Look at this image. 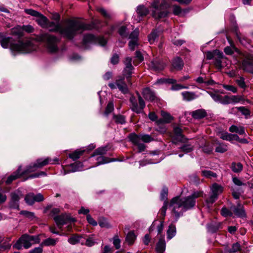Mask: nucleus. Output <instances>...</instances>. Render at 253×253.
I'll return each mask as SVG.
<instances>
[{
  "mask_svg": "<svg viewBox=\"0 0 253 253\" xmlns=\"http://www.w3.org/2000/svg\"><path fill=\"white\" fill-rule=\"evenodd\" d=\"M174 136L179 141H182L183 136L182 134V129L179 127L174 128Z\"/></svg>",
  "mask_w": 253,
  "mask_h": 253,
  "instance_id": "obj_41",
  "label": "nucleus"
},
{
  "mask_svg": "<svg viewBox=\"0 0 253 253\" xmlns=\"http://www.w3.org/2000/svg\"><path fill=\"white\" fill-rule=\"evenodd\" d=\"M218 135L223 140L231 141V133L225 131H220L218 133Z\"/></svg>",
  "mask_w": 253,
  "mask_h": 253,
  "instance_id": "obj_42",
  "label": "nucleus"
},
{
  "mask_svg": "<svg viewBox=\"0 0 253 253\" xmlns=\"http://www.w3.org/2000/svg\"><path fill=\"white\" fill-rule=\"evenodd\" d=\"M236 34L237 38L242 44H244L247 42V40L245 36H244L240 32L237 30H236Z\"/></svg>",
  "mask_w": 253,
  "mask_h": 253,
  "instance_id": "obj_56",
  "label": "nucleus"
},
{
  "mask_svg": "<svg viewBox=\"0 0 253 253\" xmlns=\"http://www.w3.org/2000/svg\"><path fill=\"white\" fill-rule=\"evenodd\" d=\"M143 95L146 100L150 101L154 100L156 97L155 93L149 88H146L143 89Z\"/></svg>",
  "mask_w": 253,
  "mask_h": 253,
  "instance_id": "obj_18",
  "label": "nucleus"
},
{
  "mask_svg": "<svg viewBox=\"0 0 253 253\" xmlns=\"http://www.w3.org/2000/svg\"><path fill=\"white\" fill-rule=\"evenodd\" d=\"M223 187L216 183H213L211 187V194L206 201L208 204H212L218 199V196L222 193Z\"/></svg>",
  "mask_w": 253,
  "mask_h": 253,
  "instance_id": "obj_9",
  "label": "nucleus"
},
{
  "mask_svg": "<svg viewBox=\"0 0 253 253\" xmlns=\"http://www.w3.org/2000/svg\"><path fill=\"white\" fill-rule=\"evenodd\" d=\"M222 55V52L218 50H215L213 51H208L206 52V58L208 60H211L216 56L220 57Z\"/></svg>",
  "mask_w": 253,
  "mask_h": 253,
  "instance_id": "obj_30",
  "label": "nucleus"
},
{
  "mask_svg": "<svg viewBox=\"0 0 253 253\" xmlns=\"http://www.w3.org/2000/svg\"><path fill=\"white\" fill-rule=\"evenodd\" d=\"M108 86L111 89L118 88L124 94H126L128 92V89L124 81V77H119L115 83H110Z\"/></svg>",
  "mask_w": 253,
  "mask_h": 253,
  "instance_id": "obj_10",
  "label": "nucleus"
},
{
  "mask_svg": "<svg viewBox=\"0 0 253 253\" xmlns=\"http://www.w3.org/2000/svg\"><path fill=\"white\" fill-rule=\"evenodd\" d=\"M44 199L43 196L41 193L35 195L33 193H28L24 198L26 203L30 206L33 205L36 202H42Z\"/></svg>",
  "mask_w": 253,
  "mask_h": 253,
  "instance_id": "obj_14",
  "label": "nucleus"
},
{
  "mask_svg": "<svg viewBox=\"0 0 253 253\" xmlns=\"http://www.w3.org/2000/svg\"><path fill=\"white\" fill-rule=\"evenodd\" d=\"M160 0H154L151 4L150 10L153 17L156 19H160L166 17L168 14L169 4L167 0H163L159 4Z\"/></svg>",
  "mask_w": 253,
  "mask_h": 253,
  "instance_id": "obj_4",
  "label": "nucleus"
},
{
  "mask_svg": "<svg viewBox=\"0 0 253 253\" xmlns=\"http://www.w3.org/2000/svg\"><path fill=\"white\" fill-rule=\"evenodd\" d=\"M183 99L186 101H192L198 97V95L193 92L184 91L181 93Z\"/></svg>",
  "mask_w": 253,
  "mask_h": 253,
  "instance_id": "obj_23",
  "label": "nucleus"
},
{
  "mask_svg": "<svg viewBox=\"0 0 253 253\" xmlns=\"http://www.w3.org/2000/svg\"><path fill=\"white\" fill-rule=\"evenodd\" d=\"M161 116L163 117V119L161 120H160L159 121L160 122H164L165 123H169L172 119V118L170 115V114L164 111H162L161 112Z\"/></svg>",
  "mask_w": 253,
  "mask_h": 253,
  "instance_id": "obj_34",
  "label": "nucleus"
},
{
  "mask_svg": "<svg viewBox=\"0 0 253 253\" xmlns=\"http://www.w3.org/2000/svg\"><path fill=\"white\" fill-rule=\"evenodd\" d=\"M209 93L214 101L220 102L221 95L212 92H209Z\"/></svg>",
  "mask_w": 253,
  "mask_h": 253,
  "instance_id": "obj_61",
  "label": "nucleus"
},
{
  "mask_svg": "<svg viewBox=\"0 0 253 253\" xmlns=\"http://www.w3.org/2000/svg\"><path fill=\"white\" fill-rule=\"evenodd\" d=\"M107 148L106 147H99L95 150L93 154L91 155V157H94L97 155L102 156L105 154Z\"/></svg>",
  "mask_w": 253,
  "mask_h": 253,
  "instance_id": "obj_43",
  "label": "nucleus"
},
{
  "mask_svg": "<svg viewBox=\"0 0 253 253\" xmlns=\"http://www.w3.org/2000/svg\"><path fill=\"white\" fill-rule=\"evenodd\" d=\"M232 170L235 172H239L243 169V165L240 163H233L231 166Z\"/></svg>",
  "mask_w": 253,
  "mask_h": 253,
  "instance_id": "obj_45",
  "label": "nucleus"
},
{
  "mask_svg": "<svg viewBox=\"0 0 253 253\" xmlns=\"http://www.w3.org/2000/svg\"><path fill=\"white\" fill-rule=\"evenodd\" d=\"M229 130L231 132H236L239 135H246L245 127L241 126L232 125Z\"/></svg>",
  "mask_w": 253,
  "mask_h": 253,
  "instance_id": "obj_21",
  "label": "nucleus"
},
{
  "mask_svg": "<svg viewBox=\"0 0 253 253\" xmlns=\"http://www.w3.org/2000/svg\"><path fill=\"white\" fill-rule=\"evenodd\" d=\"M0 44L3 48H9L12 52L18 53H28L37 48L36 42L29 38L15 42L11 37H1Z\"/></svg>",
  "mask_w": 253,
  "mask_h": 253,
  "instance_id": "obj_2",
  "label": "nucleus"
},
{
  "mask_svg": "<svg viewBox=\"0 0 253 253\" xmlns=\"http://www.w3.org/2000/svg\"><path fill=\"white\" fill-rule=\"evenodd\" d=\"M20 171L21 167H19L15 172L13 173L7 178L5 181L6 183L7 184H9L12 181L19 177L22 174L26 173L25 171L23 172H21Z\"/></svg>",
  "mask_w": 253,
  "mask_h": 253,
  "instance_id": "obj_24",
  "label": "nucleus"
},
{
  "mask_svg": "<svg viewBox=\"0 0 253 253\" xmlns=\"http://www.w3.org/2000/svg\"><path fill=\"white\" fill-rule=\"evenodd\" d=\"M22 197L21 192L19 190L15 191L10 193V200L9 206L11 209L19 210V201Z\"/></svg>",
  "mask_w": 253,
  "mask_h": 253,
  "instance_id": "obj_13",
  "label": "nucleus"
},
{
  "mask_svg": "<svg viewBox=\"0 0 253 253\" xmlns=\"http://www.w3.org/2000/svg\"><path fill=\"white\" fill-rule=\"evenodd\" d=\"M114 110V105L112 102L110 101L107 104L106 108L104 114L107 116L109 114L112 112Z\"/></svg>",
  "mask_w": 253,
  "mask_h": 253,
  "instance_id": "obj_55",
  "label": "nucleus"
},
{
  "mask_svg": "<svg viewBox=\"0 0 253 253\" xmlns=\"http://www.w3.org/2000/svg\"><path fill=\"white\" fill-rule=\"evenodd\" d=\"M228 150V146L225 143H218V146L215 148V151L216 152L223 153L226 152Z\"/></svg>",
  "mask_w": 253,
  "mask_h": 253,
  "instance_id": "obj_40",
  "label": "nucleus"
},
{
  "mask_svg": "<svg viewBox=\"0 0 253 253\" xmlns=\"http://www.w3.org/2000/svg\"><path fill=\"white\" fill-rule=\"evenodd\" d=\"M59 160L57 158L52 159L47 157L44 159L41 158L38 159L33 164L30 165L27 167L25 170V172H31L35 171L38 169L42 168L48 164H54L58 163Z\"/></svg>",
  "mask_w": 253,
  "mask_h": 253,
  "instance_id": "obj_7",
  "label": "nucleus"
},
{
  "mask_svg": "<svg viewBox=\"0 0 253 253\" xmlns=\"http://www.w3.org/2000/svg\"><path fill=\"white\" fill-rule=\"evenodd\" d=\"M11 34L13 36L20 38L23 36L22 28L20 26H17L11 29Z\"/></svg>",
  "mask_w": 253,
  "mask_h": 253,
  "instance_id": "obj_29",
  "label": "nucleus"
},
{
  "mask_svg": "<svg viewBox=\"0 0 253 253\" xmlns=\"http://www.w3.org/2000/svg\"><path fill=\"white\" fill-rule=\"evenodd\" d=\"M114 119L117 124H124L126 123L125 118L122 115H114Z\"/></svg>",
  "mask_w": 253,
  "mask_h": 253,
  "instance_id": "obj_53",
  "label": "nucleus"
},
{
  "mask_svg": "<svg viewBox=\"0 0 253 253\" xmlns=\"http://www.w3.org/2000/svg\"><path fill=\"white\" fill-rule=\"evenodd\" d=\"M191 116L195 119H201L207 116V113L204 109H198L191 113Z\"/></svg>",
  "mask_w": 253,
  "mask_h": 253,
  "instance_id": "obj_20",
  "label": "nucleus"
},
{
  "mask_svg": "<svg viewBox=\"0 0 253 253\" xmlns=\"http://www.w3.org/2000/svg\"><path fill=\"white\" fill-rule=\"evenodd\" d=\"M57 226L62 231L64 230L63 225L66 224L74 222L76 221V219L71 217L70 214L66 213H62L59 215H56L53 217Z\"/></svg>",
  "mask_w": 253,
  "mask_h": 253,
  "instance_id": "obj_8",
  "label": "nucleus"
},
{
  "mask_svg": "<svg viewBox=\"0 0 253 253\" xmlns=\"http://www.w3.org/2000/svg\"><path fill=\"white\" fill-rule=\"evenodd\" d=\"M96 164L95 166H93L92 167L98 166L100 165L104 164L106 163H108L111 162L115 161L114 159H110L108 158L102 156H99L96 158Z\"/></svg>",
  "mask_w": 253,
  "mask_h": 253,
  "instance_id": "obj_25",
  "label": "nucleus"
},
{
  "mask_svg": "<svg viewBox=\"0 0 253 253\" xmlns=\"http://www.w3.org/2000/svg\"><path fill=\"white\" fill-rule=\"evenodd\" d=\"M235 108L240 111L243 115L245 116L246 118H248V117L250 116V110L245 107H238Z\"/></svg>",
  "mask_w": 253,
  "mask_h": 253,
  "instance_id": "obj_49",
  "label": "nucleus"
},
{
  "mask_svg": "<svg viewBox=\"0 0 253 253\" xmlns=\"http://www.w3.org/2000/svg\"><path fill=\"white\" fill-rule=\"evenodd\" d=\"M242 68L245 72L253 74V61L250 59L244 60L242 62Z\"/></svg>",
  "mask_w": 253,
  "mask_h": 253,
  "instance_id": "obj_17",
  "label": "nucleus"
},
{
  "mask_svg": "<svg viewBox=\"0 0 253 253\" xmlns=\"http://www.w3.org/2000/svg\"><path fill=\"white\" fill-rule=\"evenodd\" d=\"M172 66L175 69L180 70L183 66V62L181 58L176 57L173 61Z\"/></svg>",
  "mask_w": 253,
  "mask_h": 253,
  "instance_id": "obj_35",
  "label": "nucleus"
},
{
  "mask_svg": "<svg viewBox=\"0 0 253 253\" xmlns=\"http://www.w3.org/2000/svg\"><path fill=\"white\" fill-rule=\"evenodd\" d=\"M138 35L139 30L138 29H136L130 34L129 36V39H130V40L138 41Z\"/></svg>",
  "mask_w": 253,
  "mask_h": 253,
  "instance_id": "obj_57",
  "label": "nucleus"
},
{
  "mask_svg": "<svg viewBox=\"0 0 253 253\" xmlns=\"http://www.w3.org/2000/svg\"><path fill=\"white\" fill-rule=\"evenodd\" d=\"M221 227V223L220 222L211 221L207 225L208 231L212 233L216 232Z\"/></svg>",
  "mask_w": 253,
  "mask_h": 253,
  "instance_id": "obj_19",
  "label": "nucleus"
},
{
  "mask_svg": "<svg viewBox=\"0 0 253 253\" xmlns=\"http://www.w3.org/2000/svg\"><path fill=\"white\" fill-rule=\"evenodd\" d=\"M20 214L24 215L26 217H28L30 219H33L35 217V214L34 212L26 211H22L20 212Z\"/></svg>",
  "mask_w": 253,
  "mask_h": 253,
  "instance_id": "obj_59",
  "label": "nucleus"
},
{
  "mask_svg": "<svg viewBox=\"0 0 253 253\" xmlns=\"http://www.w3.org/2000/svg\"><path fill=\"white\" fill-rule=\"evenodd\" d=\"M136 239V236L133 231H130L127 234L126 241L129 245L133 244Z\"/></svg>",
  "mask_w": 253,
  "mask_h": 253,
  "instance_id": "obj_37",
  "label": "nucleus"
},
{
  "mask_svg": "<svg viewBox=\"0 0 253 253\" xmlns=\"http://www.w3.org/2000/svg\"><path fill=\"white\" fill-rule=\"evenodd\" d=\"M71 167L74 169V171H80L83 169V165L81 162H76L71 165Z\"/></svg>",
  "mask_w": 253,
  "mask_h": 253,
  "instance_id": "obj_54",
  "label": "nucleus"
},
{
  "mask_svg": "<svg viewBox=\"0 0 253 253\" xmlns=\"http://www.w3.org/2000/svg\"><path fill=\"white\" fill-rule=\"evenodd\" d=\"M138 95L139 106L136 98L134 96H131L130 98V101L131 102L130 108L133 112L137 114L141 113L145 107V103L142 97L139 94Z\"/></svg>",
  "mask_w": 253,
  "mask_h": 253,
  "instance_id": "obj_11",
  "label": "nucleus"
},
{
  "mask_svg": "<svg viewBox=\"0 0 253 253\" xmlns=\"http://www.w3.org/2000/svg\"><path fill=\"white\" fill-rule=\"evenodd\" d=\"M119 34L122 38H126L128 37L129 32L127 31V28L123 26L119 30Z\"/></svg>",
  "mask_w": 253,
  "mask_h": 253,
  "instance_id": "obj_46",
  "label": "nucleus"
},
{
  "mask_svg": "<svg viewBox=\"0 0 253 253\" xmlns=\"http://www.w3.org/2000/svg\"><path fill=\"white\" fill-rule=\"evenodd\" d=\"M223 87L224 89L229 91H231L233 93H236L237 91V88L232 85L223 84Z\"/></svg>",
  "mask_w": 253,
  "mask_h": 253,
  "instance_id": "obj_64",
  "label": "nucleus"
},
{
  "mask_svg": "<svg viewBox=\"0 0 253 253\" xmlns=\"http://www.w3.org/2000/svg\"><path fill=\"white\" fill-rule=\"evenodd\" d=\"M58 241V239H53L51 238H47L42 242L41 247H42V246H54L56 244Z\"/></svg>",
  "mask_w": 253,
  "mask_h": 253,
  "instance_id": "obj_31",
  "label": "nucleus"
},
{
  "mask_svg": "<svg viewBox=\"0 0 253 253\" xmlns=\"http://www.w3.org/2000/svg\"><path fill=\"white\" fill-rule=\"evenodd\" d=\"M141 140L146 143H148L152 141L153 138L148 134H142L140 135Z\"/></svg>",
  "mask_w": 253,
  "mask_h": 253,
  "instance_id": "obj_60",
  "label": "nucleus"
},
{
  "mask_svg": "<svg viewBox=\"0 0 253 253\" xmlns=\"http://www.w3.org/2000/svg\"><path fill=\"white\" fill-rule=\"evenodd\" d=\"M219 103L224 105L230 104V96L226 95L223 97L221 96Z\"/></svg>",
  "mask_w": 253,
  "mask_h": 253,
  "instance_id": "obj_63",
  "label": "nucleus"
},
{
  "mask_svg": "<svg viewBox=\"0 0 253 253\" xmlns=\"http://www.w3.org/2000/svg\"><path fill=\"white\" fill-rule=\"evenodd\" d=\"M40 242V239L38 235L31 236L25 234L21 236L14 245L16 249L20 250L22 247L25 249L30 248L32 245L39 244Z\"/></svg>",
  "mask_w": 253,
  "mask_h": 253,
  "instance_id": "obj_5",
  "label": "nucleus"
},
{
  "mask_svg": "<svg viewBox=\"0 0 253 253\" xmlns=\"http://www.w3.org/2000/svg\"><path fill=\"white\" fill-rule=\"evenodd\" d=\"M131 61L132 59L131 57H127L125 58L124 61L125 68L124 70V74L126 77L128 83L130 84H131V83L130 82V79L132 74V70L134 69L131 64Z\"/></svg>",
  "mask_w": 253,
  "mask_h": 253,
  "instance_id": "obj_15",
  "label": "nucleus"
},
{
  "mask_svg": "<svg viewBox=\"0 0 253 253\" xmlns=\"http://www.w3.org/2000/svg\"><path fill=\"white\" fill-rule=\"evenodd\" d=\"M223 57V54L222 52V55L220 57H217L216 56L215 57V60H214V65L215 67L218 69L221 70L222 68V66L221 64V59Z\"/></svg>",
  "mask_w": 253,
  "mask_h": 253,
  "instance_id": "obj_51",
  "label": "nucleus"
},
{
  "mask_svg": "<svg viewBox=\"0 0 253 253\" xmlns=\"http://www.w3.org/2000/svg\"><path fill=\"white\" fill-rule=\"evenodd\" d=\"M25 12L31 16L37 17L40 15V13L32 9H25Z\"/></svg>",
  "mask_w": 253,
  "mask_h": 253,
  "instance_id": "obj_58",
  "label": "nucleus"
},
{
  "mask_svg": "<svg viewBox=\"0 0 253 253\" xmlns=\"http://www.w3.org/2000/svg\"><path fill=\"white\" fill-rule=\"evenodd\" d=\"M228 42H229L231 46H227L224 48V52L227 55H231L234 53V50L236 49V47L233 42L227 37Z\"/></svg>",
  "mask_w": 253,
  "mask_h": 253,
  "instance_id": "obj_33",
  "label": "nucleus"
},
{
  "mask_svg": "<svg viewBox=\"0 0 253 253\" xmlns=\"http://www.w3.org/2000/svg\"><path fill=\"white\" fill-rule=\"evenodd\" d=\"M166 249V243L164 238L162 237L159 239L157 245L156 251L158 253H163Z\"/></svg>",
  "mask_w": 253,
  "mask_h": 253,
  "instance_id": "obj_28",
  "label": "nucleus"
},
{
  "mask_svg": "<svg viewBox=\"0 0 253 253\" xmlns=\"http://www.w3.org/2000/svg\"><path fill=\"white\" fill-rule=\"evenodd\" d=\"M39 40L46 42L49 52L54 53L58 50L57 43L59 42V40L56 37L48 34H43L40 36Z\"/></svg>",
  "mask_w": 253,
  "mask_h": 253,
  "instance_id": "obj_6",
  "label": "nucleus"
},
{
  "mask_svg": "<svg viewBox=\"0 0 253 253\" xmlns=\"http://www.w3.org/2000/svg\"><path fill=\"white\" fill-rule=\"evenodd\" d=\"M84 151V150H77L73 152L72 153L70 154L69 155V157L73 160L75 161L79 159L81 157V156H82L83 154Z\"/></svg>",
  "mask_w": 253,
  "mask_h": 253,
  "instance_id": "obj_36",
  "label": "nucleus"
},
{
  "mask_svg": "<svg viewBox=\"0 0 253 253\" xmlns=\"http://www.w3.org/2000/svg\"><path fill=\"white\" fill-rule=\"evenodd\" d=\"M221 214L224 217L232 216L233 215V211L231 210H229L227 208L223 207L221 209Z\"/></svg>",
  "mask_w": 253,
  "mask_h": 253,
  "instance_id": "obj_50",
  "label": "nucleus"
},
{
  "mask_svg": "<svg viewBox=\"0 0 253 253\" xmlns=\"http://www.w3.org/2000/svg\"><path fill=\"white\" fill-rule=\"evenodd\" d=\"M202 175L208 178L216 177V173L209 170H205L202 171Z\"/></svg>",
  "mask_w": 253,
  "mask_h": 253,
  "instance_id": "obj_47",
  "label": "nucleus"
},
{
  "mask_svg": "<svg viewBox=\"0 0 253 253\" xmlns=\"http://www.w3.org/2000/svg\"><path fill=\"white\" fill-rule=\"evenodd\" d=\"M137 12L139 15L144 16L147 15L149 10L143 5H139L137 8Z\"/></svg>",
  "mask_w": 253,
  "mask_h": 253,
  "instance_id": "obj_39",
  "label": "nucleus"
},
{
  "mask_svg": "<svg viewBox=\"0 0 253 253\" xmlns=\"http://www.w3.org/2000/svg\"><path fill=\"white\" fill-rule=\"evenodd\" d=\"M83 42L85 45L89 43H94L103 46L106 44V41L103 37H95L91 34H87L84 36Z\"/></svg>",
  "mask_w": 253,
  "mask_h": 253,
  "instance_id": "obj_12",
  "label": "nucleus"
},
{
  "mask_svg": "<svg viewBox=\"0 0 253 253\" xmlns=\"http://www.w3.org/2000/svg\"><path fill=\"white\" fill-rule=\"evenodd\" d=\"M244 100V98L241 95H232L230 96V104L238 103Z\"/></svg>",
  "mask_w": 253,
  "mask_h": 253,
  "instance_id": "obj_44",
  "label": "nucleus"
},
{
  "mask_svg": "<svg viewBox=\"0 0 253 253\" xmlns=\"http://www.w3.org/2000/svg\"><path fill=\"white\" fill-rule=\"evenodd\" d=\"M241 249V246L238 243H236L232 245V248L229 251V253H236Z\"/></svg>",
  "mask_w": 253,
  "mask_h": 253,
  "instance_id": "obj_62",
  "label": "nucleus"
},
{
  "mask_svg": "<svg viewBox=\"0 0 253 253\" xmlns=\"http://www.w3.org/2000/svg\"><path fill=\"white\" fill-rule=\"evenodd\" d=\"M83 236L74 235L68 239V242L72 245H75L78 243H81V245H84V241H83Z\"/></svg>",
  "mask_w": 253,
  "mask_h": 253,
  "instance_id": "obj_22",
  "label": "nucleus"
},
{
  "mask_svg": "<svg viewBox=\"0 0 253 253\" xmlns=\"http://www.w3.org/2000/svg\"><path fill=\"white\" fill-rule=\"evenodd\" d=\"M165 67V64L160 61L154 60L151 63V67L155 71H160L163 70Z\"/></svg>",
  "mask_w": 253,
  "mask_h": 253,
  "instance_id": "obj_26",
  "label": "nucleus"
},
{
  "mask_svg": "<svg viewBox=\"0 0 253 253\" xmlns=\"http://www.w3.org/2000/svg\"><path fill=\"white\" fill-rule=\"evenodd\" d=\"M36 20L38 24L42 28H46L47 27L48 20L42 14L40 13V15L38 16Z\"/></svg>",
  "mask_w": 253,
  "mask_h": 253,
  "instance_id": "obj_27",
  "label": "nucleus"
},
{
  "mask_svg": "<svg viewBox=\"0 0 253 253\" xmlns=\"http://www.w3.org/2000/svg\"><path fill=\"white\" fill-rule=\"evenodd\" d=\"M158 35L156 31H154L148 36V40L151 44L153 43L158 38Z\"/></svg>",
  "mask_w": 253,
  "mask_h": 253,
  "instance_id": "obj_52",
  "label": "nucleus"
},
{
  "mask_svg": "<svg viewBox=\"0 0 253 253\" xmlns=\"http://www.w3.org/2000/svg\"><path fill=\"white\" fill-rule=\"evenodd\" d=\"M200 196V193L195 192L192 195L185 198L175 197L169 204V208L176 219L183 215L184 212L192 208L195 205V199Z\"/></svg>",
  "mask_w": 253,
  "mask_h": 253,
  "instance_id": "obj_3",
  "label": "nucleus"
},
{
  "mask_svg": "<svg viewBox=\"0 0 253 253\" xmlns=\"http://www.w3.org/2000/svg\"><path fill=\"white\" fill-rule=\"evenodd\" d=\"M91 26L78 20H68L66 21V27L63 28L59 23L48 21L46 28H49L50 32H59L64 37L72 39L77 34L81 33L84 30H90Z\"/></svg>",
  "mask_w": 253,
  "mask_h": 253,
  "instance_id": "obj_1",
  "label": "nucleus"
},
{
  "mask_svg": "<svg viewBox=\"0 0 253 253\" xmlns=\"http://www.w3.org/2000/svg\"><path fill=\"white\" fill-rule=\"evenodd\" d=\"M167 238L169 239L172 238L176 234V227L173 224H171L169 226V228L167 230Z\"/></svg>",
  "mask_w": 253,
  "mask_h": 253,
  "instance_id": "obj_32",
  "label": "nucleus"
},
{
  "mask_svg": "<svg viewBox=\"0 0 253 253\" xmlns=\"http://www.w3.org/2000/svg\"><path fill=\"white\" fill-rule=\"evenodd\" d=\"M83 241H84V245L87 247H92L96 243L95 240H94L92 237H90L87 239H85L83 237Z\"/></svg>",
  "mask_w": 253,
  "mask_h": 253,
  "instance_id": "obj_48",
  "label": "nucleus"
},
{
  "mask_svg": "<svg viewBox=\"0 0 253 253\" xmlns=\"http://www.w3.org/2000/svg\"><path fill=\"white\" fill-rule=\"evenodd\" d=\"M231 210L237 217L245 218L246 217V213L244 206L241 204H238L237 206H234L231 207Z\"/></svg>",
  "mask_w": 253,
  "mask_h": 253,
  "instance_id": "obj_16",
  "label": "nucleus"
},
{
  "mask_svg": "<svg viewBox=\"0 0 253 253\" xmlns=\"http://www.w3.org/2000/svg\"><path fill=\"white\" fill-rule=\"evenodd\" d=\"M128 138L131 142L135 145L139 143L141 141L140 135H138L135 133H131L129 134Z\"/></svg>",
  "mask_w": 253,
  "mask_h": 253,
  "instance_id": "obj_38",
  "label": "nucleus"
}]
</instances>
